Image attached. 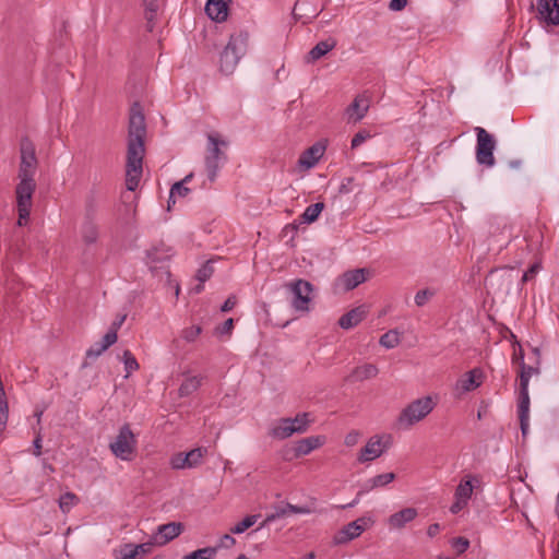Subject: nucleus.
<instances>
[{"label": "nucleus", "mask_w": 559, "mask_h": 559, "mask_svg": "<svg viewBox=\"0 0 559 559\" xmlns=\"http://www.w3.org/2000/svg\"><path fill=\"white\" fill-rule=\"evenodd\" d=\"M145 135V118L140 104L134 103L130 109L128 128L126 186L129 191H134L138 188L142 176Z\"/></svg>", "instance_id": "obj_1"}, {"label": "nucleus", "mask_w": 559, "mask_h": 559, "mask_svg": "<svg viewBox=\"0 0 559 559\" xmlns=\"http://www.w3.org/2000/svg\"><path fill=\"white\" fill-rule=\"evenodd\" d=\"M21 163L19 168L20 182L15 188L16 207L19 213L17 225L25 226L28 222L33 205V194L36 190L34 179L37 169L35 145L28 138H23L20 143Z\"/></svg>", "instance_id": "obj_2"}, {"label": "nucleus", "mask_w": 559, "mask_h": 559, "mask_svg": "<svg viewBox=\"0 0 559 559\" xmlns=\"http://www.w3.org/2000/svg\"><path fill=\"white\" fill-rule=\"evenodd\" d=\"M249 34L240 31L230 35L229 40L221 53L219 69L225 74H231L239 60L245 56L248 48Z\"/></svg>", "instance_id": "obj_3"}, {"label": "nucleus", "mask_w": 559, "mask_h": 559, "mask_svg": "<svg viewBox=\"0 0 559 559\" xmlns=\"http://www.w3.org/2000/svg\"><path fill=\"white\" fill-rule=\"evenodd\" d=\"M228 142L217 132L207 134L205 169L211 182L216 180L219 168L227 162L226 148Z\"/></svg>", "instance_id": "obj_4"}, {"label": "nucleus", "mask_w": 559, "mask_h": 559, "mask_svg": "<svg viewBox=\"0 0 559 559\" xmlns=\"http://www.w3.org/2000/svg\"><path fill=\"white\" fill-rule=\"evenodd\" d=\"M99 203L95 192H90L84 202V214L82 224L80 227V235L82 241L86 246H91L97 242L99 238V226L97 224V213Z\"/></svg>", "instance_id": "obj_5"}, {"label": "nucleus", "mask_w": 559, "mask_h": 559, "mask_svg": "<svg viewBox=\"0 0 559 559\" xmlns=\"http://www.w3.org/2000/svg\"><path fill=\"white\" fill-rule=\"evenodd\" d=\"M437 403L429 395L414 400L402 409L397 423L402 428L408 429L425 419L433 411Z\"/></svg>", "instance_id": "obj_6"}, {"label": "nucleus", "mask_w": 559, "mask_h": 559, "mask_svg": "<svg viewBox=\"0 0 559 559\" xmlns=\"http://www.w3.org/2000/svg\"><path fill=\"white\" fill-rule=\"evenodd\" d=\"M136 438L132 432L130 425L124 424L115 439L110 442L109 449L112 454L123 461H131L136 450Z\"/></svg>", "instance_id": "obj_7"}, {"label": "nucleus", "mask_w": 559, "mask_h": 559, "mask_svg": "<svg viewBox=\"0 0 559 559\" xmlns=\"http://www.w3.org/2000/svg\"><path fill=\"white\" fill-rule=\"evenodd\" d=\"M476 142V160L479 165L492 167L496 163L493 151L496 148V140L493 135L488 133L484 128H475Z\"/></svg>", "instance_id": "obj_8"}, {"label": "nucleus", "mask_w": 559, "mask_h": 559, "mask_svg": "<svg viewBox=\"0 0 559 559\" xmlns=\"http://www.w3.org/2000/svg\"><path fill=\"white\" fill-rule=\"evenodd\" d=\"M284 287L292 294V306L297 311H308L313 286L305 280H295L286 283Z\"/></svg>", "instance_id": "obj_9"}, {"label": "nucleus", "mask_w": 559, "mask_h": 559, "mask_svg": "<svg viewBox=\"0 0 559 559\" xmlns=\"http://www.w3.org/2000/svg\"><path fill=\"white\" fill-rule=\"evenodd\" d=\"M306 415L296 416L294 419H282L278 425L273 427L271 436L273 438L283 440L290 437L295 432H304L306 430Z\"/></svg>", "instance_id": "obj_10"}, {"label": "nucleus", "mask_w": 559, "mask_h": 559, "mask_svg": "<svg viewBox=\"0 0 559 559\" xmlns=\"http://www.w3.org/2000/svg\"><path fill=\"white\" fill-rule=\"evenodd\" d=\"M483 370L480 368H474L465 372L455 383V392L457 395L465 394L467 392L476 390L483 383Z\"/></svg>", "instance_id": "obj_11"}, {"label": "nucleus", "mask_w": 559, "mask_h": 559, "mask_svg": "<svg viewBox=\"0 0 559 559\" xmlns=\"http://www.w3.org/2000/svg\"><path fill=\"white\" fill-rule=\"evenodd\" d=\"M537 16L548 25H559V0H537Z\"/></svg>", "instance_id": "obj_12"}, {"label": "nucleus", "mask_w": 559, "mask_h": 559, "mask_svg": "<svg viewBox=\"0 0 559 559\" xmlns=\"http://www.w3.org/2000/svg\"><path fill=\"white\" fill-rule=\"evenodd\" d=\"M368 520L365 518L348 523L334 536V543L340 545L353 540L366 530Z\"/></svg>", "instance_id": "obj_13"}, {"label": "nucleus", "mask_w": 559, "mask_h": 559, "mask_svg": "<svg viewBox=\"0 0 559 559\" xmlns=\"http://www.w3.org/2000/svg\"><path fill=\"white\" fill-rule=\"evenodd\" d=\"M183 531V525L177 522H170L159 525L157 532L152 535L154 546H163L176 538Z\"/></svg>", "instance_id": "obj_14"}, {"label": "nucleus", "mask_w": 559, "mask_h": 559, "mask_svg": "<svg viewBox=\"0 0 559 559\" xmlns=\"http://www.w3.org/2000/svg\"><path fill=\"white\" fill-rule=\"evenodd\" d=\"M394 478H395L394 473H384V474H379V475L368 479L364 484L362 489L357 493V497L352 502L340 506V508L348 509V508L355 507L359 502V498L364 492H367V491L372 490L378 487H383V486L390 484L391 481H393Z\"/></svg>", "instance_id": "obj_15"}, {"label": "nucleus", "mask_w": 559, "mask_h": 559, "mask_svg": "<svg viewBox=\"0 0 559 559\" xmlns=\"http://www.w3.org/2000/svg\"><path fill=\"white\" fill-rule=\"evenodd\" d=\"M154 547L151 538L148 542L139 545L124 544L120 548V559H143L145 555L152 552Z\"/></svg>", "instance_id": "obj_16"}, {"label": "nucleus", "mask_w": 559, "mask_h": 559, "mask_svg": "<svg viewBox=\"0 0 559 559\" xmlns=\"http://www.w3.org/2000/svg\"><path fill=\"white\" fill-rule=\"evenodd\" d=\"M371 272L368 269L350 270L342 274L340 282L345 290H353L368 280Z\"/></svg>", "instance_id": "obj_17"}, {"label": "nucleus", "mask_w": 559, "mask_h": 559, "mask_svg": "<svg viewBox=\"0 0 559 559\" xmlns=\"http://www.w3.org/2000/svg\"><path fill=\"white\" fill-rule=\"evenodd\" d=\"M231 0H207L205 3L206 15L215 22H224L228 16V8Z\"/></svg>", "instance_id": "obj_18"}, {"label": "nucleus", "mask_w": 559, "mask_h": 559, "mask_svg": "<svg viewBox=\"0 0 559 559\" xmlns=\"http://www.w3.org/2000/svg\"><path fill=\"white\" fill-rule=\"evenodd\" d=\"M369 109V99L365 95H358L355 97L353 103L346 109V116L348 122H358L360 121Z\"/></svg>", "instance_id": "obj_19"}, {"label": "nucleus", "mask_w": 559, "mask_h": 559, "mask_svg": "<svg viewBox=\"0 0 559 559\" xmlns=\"http://www.w3.org/2000/svg\"><path fill=\"white\" fill-rule=\"evenodd\" d=\"M325 146L318 142L307 148L298 159V164L307 169L312 168L324 154Z\"/></svg>", "instance_id": "obj_20"}, {"label": "nucleus", "mask_w": 559, "mask_h": 559, "mask_svg": "<svg viewBox=\"0 0 559 559\" xmlns=\"http://www.w3.org/2000/svg\"><path fill=\"white\" fill-rule=\"evenodd\" d=\"M379 370L373 364H365L353 369L349 376L346 377L348 382H358L372 379L378 374Z\"/></svg>", "instance_id": "obj_21"}, {"label": "nucleus", "mask_w": 559, "mask_h": 559, "mask_svg": "<svg viewBox=\"0 0 559 559\" xmlns=\"http://www.w3.org/2000/svg\"><path fill=\"white\" fill-rule=\"evenodd\" d=\"M415 508H405L399 512L393 513L389 518V524L393 528H403L407 523L412 522L417 516Z\"/></svg>", "instance_id": "obj_22"}, {"label": "nucleus", "mask_w": 559, "mask_h": 559, "mask_svg": "<svg viewBox=\"0 0 559 559\" xmlns=\"http://www.w3.org/2000/svg\"><path fill=\"white\" fill-rule=\"evenodd\" d=\"M380 447H381V440L377 437L371 438L367 442L365 448L361 449L359 456H358V461L360 463H364V462L372 461V460L379 457L383 452V450Z\"/></svg>", "instance_id": "obj_23"}, {"label": "nucleus", "mask_w": 559, "mask_h": 559, "mask_svg": "<svg viewBox=\"0 0 559 559\" xmlns=\"http://www.w3.org/2000/svg\"><path fill=\"white\" fill-rule=\"evenodd\" d=\"M365 316V308L357 307L343 314L338 320V324L342 329L348 330L356 326L359 322H361Z\"/></svg>", "instance_id": "obj_24"}, {"label": "nucleus", "mask_w": 559, "mask_h": 559, "mask_svg": "<svg viewBox=\"0 0 559 559\" xmlns=\"http://www.w3.org/2000/svg\"><path fill=\"white\" fill-rule=\"evenodd\" d=\"M174 255V250L171 247L166 246L165 243H159L154 246L152 249L147 251V260L150 263H163L168 261Z\"/></svg>", "instance_id": "obj_25"}, {"label": "nucleus", "mask_w": 559, "mask_h": 559, "mask_svg": "<svg viewBox=\"0 0 559 559\" xmlns=\"http://www.w3.org/2000/svg\"><path fill=\"white\" fill-rule=\"evenodd\" d=\"M321 437H308L299 440L295 445V456L299 457L309 454L314 449L322 445Z\"/></svg>", "instance_id": "obj_26"}, {"label": "nucleus", "mask_w": 559, "mask_h": 559, "mask_svg": "<svg viewBox=\"0 0 559 559\" xmlns=\"http://www.w3.org/2000/svg\"><path fill=\"white\" fill-rule=\"evenodd\" d=\"M336 46V41L334 39L321 40L319 41L307 56L308 61H317L321 57L325 56L329 51H331Z\"/></svg>", "instance_id": "obj_27"}, {"label": "nucleus", "mask_w": 559, "mask_h": 559, "mask_svg": "<svg viewBox=\"0 0 559 559\" xmlns=\"http://www.w3.org/2000/svg\"><path fill=\"white\" fill-rule=\"evenodd\" d=\"M273 512L275 513V516L284 518L289 513H296V514H309L311 510L308 507L302 506H294L292 503H285V504H277L273 507Z\"/></svg>", "instance_id": "obj_28"}, {"label": "nucleus", "mask_w": 559, "mask_h": 559, "mask_svg": "<svg viewBox=\"0 0 559 559\" xmlns=\"http://www.w3.org/2000/svg\"><path fill=\"white\" fill-rule=\"evenodd\" d=\"M518 415L519 417L530 416V395L528 388H526V379H523L519 390Z\"/></svg>", "instance_id": "obj_29"}, {"label": "nucleus", "mask_w": 559, "mask_h": 559, "mask_svg": "<svg viewBox=\"0 0 559 559\" xmlns=\"http://www.w3.org/2000/svg\"><path fill=\"white\" fill-rule=\"evenodd\" d=\"M143 5L145 8V19L147 22L146 27L148 32H152L154 28V21L159 10V0H143Z\"/></svg>", "instance_id": "obj_30"}, {"label": "nucleus", "mask_w": 559, "mask_h": 559, "mask_svg": "<svg viewBox=\"0 0 559 559\" xmlns=\"http://www.w3.org/2000/svg\"><path fill=\"white\" fill-rule=\"evenodd\" d=\"M325 205L323 202H317L306 207L305 212L300 216V223L311 224L314 223Z\"/></svg>", "instance_id": "obj_31"}, {"label": "nucleus", "mask_w": 559, "mask_h": 559, "mask_svg": "<svg viewBox=\"0 0 559 559\" xmlns=\"http://www.w3.org/2000/svg\"><path fill=\"white\" fill-rule=\"evenodd\" d=\"M202 378L192 376L187 378L179 386V396L187 397L194 393L201 385Z\"/></svg>", "instance_id": "obj_32"}, {"label": "nucleus", "mask_w": 559, "mask_h": 559, "mask_svg": "<svg viewBox=\"0 0 559 559\" xmlns=\"http://www.w3.org/2000/svg\"><path fill=\"white\" fill-rule=\"evenodd\" d=\"M207 453L206 448H195L185 454L188 461V468L197 467L201 464L203 456Z\"/></svg>", "instance_id": "obj_33"}, {"label": "nucleus", "mask_w": 559, "mask_h": 559, "mask_svg": "<svg viewBox=\"0 0 559 559\" xmlns=\"http://www.w3.org/2000/svg\"><path fill=\"white\" fill-rule=\"evenodd\" d=\"M218 547H204L197 549L183 557V559H214Z\"/></svg>", "instance_id": "obj_34"}, {"label": "nucleus", "mask_w": 559, "mask_h": 559, "mask_svg": "<svg viewBox=\"0 0 559 559\" xmlns=\"http://www.w3.org/2000/svg\"><path fill=\"white\" fill-rule=\"evenodd\" d=\"M511 272V269L492 272L489 277L491 285L493 284V281H500L501 284H504L507 289H509L513 283V276Z\"/></svg>", "instance_id": "obj_35"}, {"label": "nucleus", "mask_w": 559, "mask_h": 559, "mask_svg": "<svg viewBox=\"0 0 559 559\" xmlns=\"http://www.w3.org/2000/svg\"><path fill=\"white\" fill-rule=\"evenodd\" d=\"M79 502V498L73 492H66L59 499V508L63 513H68L72 507Z\"/></svg>", "instance_id": "obj_36"}, {"label": "nucleus", "mask_w": 559, "mask_h": 559, "mask_svg": "<svg viewBox=\"0 0 559 559\" xmlns=\"http://www.w3.org/2000/svg\"><path fill=\"white\" fill-rule=\"evenodd\" d=\"M473 493V485L469 480L461 481L455 490V498L461 499L463 503H467Z\"/></svg>", "instance_id": "obj_37"}, {"label": "nucleus", "mask_w": 559, "mask_h": 559, "mask_svg": "<svg viewBox=\"0 0 559 559\" xmlns=\"http://www.w3.org/2000/svg\"><path fill=\"white\" fill-rule=\"evenodd\" d=\"M379 343L388 349L394 348L400 343L399 333L394 330H390L380 337Z\"/></svg>", "instance_id": "obj_38"}, {"label": "nucleus", "mask_w": 559, "mask_h": 559, "mask_svg": "<svg viewBox=\"0 0 559 559\" xmlns=\"http://www.w3.org/2000/svg\"><path fill=\"white\" fill-rule=\"evenodd\" d=\"M258 516L259 515H248V516H246L242 521H240L234 527H231L230 532L233 534H241V533H243L245 531H247L248 528H250L251 526L254 525V523L257 522Z\"/></svg>", "instance_id": "obj_39"}, {"label": "nucleus", "mask_w": 559, "mask_h": 559, "mask_svg": "<svg viewBox=\"0 0 559 559\" xmlns=\"http://www.w3.org/2000/svg\"><path fill=\"white\" fill-rule=\"evenodd\" d=\"M520 368V385H522L523 379H526V388H528L531 377L533 374L538 373L539 369L538 367L527 366L525 362H522V366Z\"/></svg>", "instance_id": "obj_40"}, {"label": "nucleus", "mask_w": 559, "mask_h": 559, "mask_svg": "<svg viewBox=\"0 0 559 559\" xmlns=\"http://www.w3.org/2000/svg\"><path fill=\"white\" fill-rule=\"evenodd\" d=\"M123 364L127 373H131L132 371L138 370L140 367L135 357L128 349L123 352Z\"/></svg>", "instance_id": "obj_41"}, {"label": "nucleus", "mask_w": 559, "mask_h": 559, "mask_svg": "<svg viewBox=\"0 0 559 559\" xmlns=\"http://www.w3.org/2000/svg\"><path fill=\"white\" fill-rule=\"evenodd\" d=\"M202 332V329L201 326L199 325H192V326H189V328H186L182 330L181 332V337L191 343V342H194L197 340V337L201 334Z\"/></svg>", "instance_id": "obj_42"}, {"label": "nucleus", "mask_w": 559, "mask_h": 559, "mask_svg": "<svg viewBox=\"0 0 559 559\" xmlns=\"http://www.w3.org/2000/svg\"><path fill=\"white\" fill-rule=\"evenodd\" d=\"M214 272V267L211 261L204 263L197 272V278L199 282L204 283L207 281Z\"/></svg>", "instance_id": "obj_43"}, {"label": "nucleus", "mask_w": 559, "mask_h": 559, "mask_svg": "<svg viewBox=\"0 0 559 559\" xmlns=\"http://www.w3.org/2000/svg\"><path fill=\"white\" fill-rule=\"evenodd\" d=\"M433 295H435V292L429 288L418 290L415 295L416 306H418V307L425 306L427 304V301L433 297Z\"/></svg>", "instance_id": "obj_44"}, {"label": "nucleus", "mask_w": 559, "mask_h": 559, "mask_svg": "<svg viewBox=\"0 0 559 559\" xmlns=\"http://www.w3.org/2000/svg\"><path fill=\"white\" fill-rule=\"evenodd\" d=\"M371 138V134L368 130H360L358 131L354 138L352 139V143H350V146L352 148H357L358 146H360L366 140L370 139Z\"/></svg>", "instance_id": "obj_45"}, {"label": "nucleus", "mask_w": 559, "mask_h": 559, "mask_svg": "<svg viewBox=\"0 0 559 559\" xmlns=\"http://www.w3.org/2000/svg\"><path fill=\"white\" fill-rule=\"evenodd\" d=\"M186 453H177L170 460V465L174 469L188 468V461L185 459Z\"/></svg>", "instance_id": "obj_46"}, {"label": "nucleus", "mask_w": 559, "mask_h": 559, "mask_svg": "<svg viewBox=\"0 0 559 559\" xmlns=\"http://www.w3.org/2000/svg\"><path fill=\"white\" fill-rule=\"evenodd\" d=\"M452 547L456 550L457 554H463L469 547V540L465 537H455L452 540Z\"/></svg>", "instance_id": "obj_47"}, {"label": "nucleus", "mask_w": 559, "mask_h": 559, "mask_svg": "<svg viewBox=\"0 0 559 559\" xmlns=\"http://www.w3.org/2000/svg\"><path fill=\"white\" fill-rule=\"evenodd\" d=\"M190 192V189L183 186V182H176L173 185L170 189V200H173L176 195L186 197Z\"/></svg>", "instance_id": "obj_48"}, {"label": "nucleus", "mask_w": 559, "mask_h": 559, "mask_svg": "<svg viewBox=\"0 0 559 559\" xmlns=\"http://www.w3.org/2000/svg\"><path fill=\"white\" fill-rule=\"evenodd\" d=\"M107 348L96 342L94 345H92L87 350H86V357L87 358H97L98 356H100Z\"/></svg>", "instance_id": "obj_49"}, {"label": "nucleus", "mask_w": 559, "mask_h": 559, "mask_svg": "<svg viewBox=\"0 0 559 559\" xmlns=\"http://www.w3.org/2000/svg\"><path fill=\"white\" fill-rule=\"evenodd\" d=\"M117 334L114 331H109L104 335L102 341L98 343L103 344L106 348H109L112 344L117 342Z\"/></svg>", "instance_id": "obj_50"}, {"label": "nucleus", "mask_w": 559, "mask_h": 559, "mask_svg": "<svg viewBox=\"0 0 559 559\" xmlns=\"http://www.w3.org/2000/svg\"><path fill=\"white\" fill-rule=\"evenodd\" d=\"M353 182H354L353 177L344 178L340 186L338 192L341 194H347V193L352 192L353 191V188H352Z\"/></svg>", "instance_id": "obj_51"}, {"label": "nucleus", "mask_w": 559, "mask_h": 559, "mask_svg": "<svg viewBox=\"0 0 559 559\" xmlns=\"http://www.w3.org/2000/svg\"><path fill=\"white\" fill-rule=\"evenodd\" d=\"M234 329V320L231 318L227 319L222 325L216 328V333L218 334H228Z\"/></svg>", "instance_id": "obj_52"}, {"label": "nucleus", "mask_w": 559, "mask_h": 559, "mask_svg": "<svg viewBox=\"0 0 559 559\" xmlns=\"http://www.w3.org/2000/svg\"><path fill=\"white\" fill-rule=\"evenodd\" d=\"M235 543H236V539L231 535L225 534L221 537L219 545L217 547L218 548H229V547L234 546Z\"/></svg>", "instance_id": "obj_53"}, {"label": "nucleus", "mask_w": 559, "mask_h": 559, "mask_svg": "<svg viewBox=\"0 0 559 559\" xmlns=\"http://www.w3.org/2000/svg\"><path fill=\"white\" fill-rule=\"evenodd\" d=\"M237 304V299L235 296H229L225 302L221 307L222 312H228L230 311Z\"/></svg>", "instance_id": "obj_54"}, {"label": "nucleus", "mask_w": 559, "mask_h": 559, "mask_svg": "<svg viewBox=\"0 0 559 559\" xmlns=\"http://www.w3.org/2000/svg\"><path fill=\"white\" fill-rule=\"evenodd\" d=\"M307 4V2L305 0H297V2L295 3V7H294V10H293V13H294V16L296 19H301L304 16V7Z\"/></svg>", "instance_id": "obj_55"}, {"label": "nucleus", "mask_w": 559, "mask_h": 559, "mask_svg": "<svg viewBox=\"0 0 559 559\" xmlns=\"http://www.w3.org/2000/svg\"><path fill=\"white\" fill-rule=\"evenodd\" d=\"M407 4V0H391L389 3V8L392 11H401Z\"/></svg>", "instance_id": "obj_56"}, {"label": "nucleus", "mask_w": 559, "mask_h": 559, "mask_svg": "<svg viewBox=\"0 0 559 559\" xmlns=\"http://www.w3.org/2000/svg\"><path fill=\"white\" fill-rule=\"evenodd\" d=\"M522 436L525 437L530 428V416L519 417Z\"/></svg>", "instance_id": "obj_57"}, {"label": "nucleus", "mask_w": 559, "mask_h": 559, "mask_svg": "<svg viewBox=\"0 0 559 559\" xmlns=\"http://www.w3.org/2000/svg\"><path fill=\"white\" fill-rule=\"evenodd\" d=\"M512 362L522 366V362H524V353L521 347L519 349H515L512 357Z\"/></svg>", "instance_id": "obj_58"}, {"label": "nucleus", "mask_w": 559, "mask_h": 559, "mask_svg": "<svg viewBox=\"0 0 559 559\" xmlns=\"http://www.w3.org/2000/svg\"><path fill=\"white\" fill-rule=\"evenodd\" d=\"M127 316L126 314H122L120 317H118L110 325L109 328V331H114L116 334L118 332V330L121 328V325L123 324L124 320H126Z\"/></svg>", "instance_id": "obj_59"}, {"label": "nucleus", "mask_w": 559, "mask_h": 559, "mask_svg": "<svg viewBox=\"0 0 559 559\" xmlns=\"http://www.w3.org/2000/svg\"><path fill=\"white\" fill-rule=\"evenodd\" d=\"M33 445H34V455L40 456L41 455V436H40V433H37V436L35 437V439L33 441Z\"/></svg>", "instance_id": "obj_60"}, {"label": "nucleus", "mask_w": 559, "mask_h": 559, "mask_svg": "<svg viewBox=\"0 0 559 559\" xmlns=\"http://www.w3.org/2000/svg\"><path fill=\"white\" fill-rule=\"evenodd\" d=\"M358 437H359V433L356 432V431H353V432H349L346 437H345V444L347 447H353L357 443V440H358Z\"/></svg>", "instance_id": "obj_61"}, {"label": "nucleus", "mask_w": 559, "mask_h": 559, "mask_svg": "<svg viewBox=\"0 0 559 559\" xmlns=\"http://www.w3.org/2000/svg\"><path fill=\"white\" fill-rule=\"evenodd\" d=\"M538 265L534 264L532 265L526 272H524L522 276V282H527L528 280L533 278L534 275L537 273Z\"/></svg>", "instance_id": "obj_62"}, {"label": "nucleus", "mask_w": 559, "mask_h": 559, "mask_svg": "<svg viewBox=\"0 0 559 559\" xmlns=\"http://www.w3.org/2000/svg\"><path fill=\"white\" fill-rule=\"evenodd\" d=\"M441 527L438 523L430 524L427 530V534L429 537H435L439 534Z\"/></svg>", "instance_id": "obj_63"}, {"label": "nucleus", "mask_w": 559, "mask_h": 559, "mask_svg": "<svg viewBox=\"0 0 559 559\" xmlns=\"http://www.w3.org/2000/svg\"><path fill=\"white\" fill-rule=\"evenodd\" d=\"M467 503H463L461 499H456V501L451 506L450 511L453 514L459 513Z\"/></svg>", "instance_id": "obj_64"}]
</instances>
